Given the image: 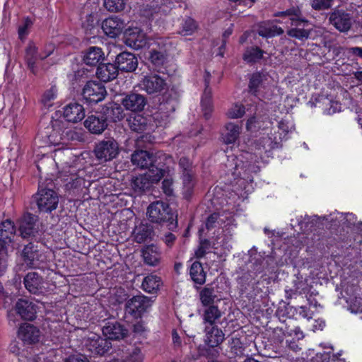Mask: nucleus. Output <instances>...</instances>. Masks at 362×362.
I'll return each mask as SVG.
<instances>
[{
	"mask_svg": "<svg viewBox=\"0 0 362 362\" xmlns=\"http://www.w3.org/2000/svg\"><path fill=\"white\" fill-rule=\"evenodd\" d=\"M229 346L231 351L236 355L241 354L243 353L242 342L239 338L233 337L228 341Z\"/></svg>",
	"mask_w": 362,
	"mask_h": 362,
	"instance_id": "nucleus-59",
	"label": "nucleus"
},
{
	"mask_svg": "<svg viewBox=\"0 0 362 362\" xmlns=\"http://www.w3.org/2000/svg\"><path fill=\"white\" fill-rule=\"evenodd\" d=\"M209 247L210 243L208 240H205L204 241H202L199 248L195 252L197 257H202L206 253Z\"/></svg>",
	"mask_w": 362,
	"mask_h": 362,
	"instance_id": "nucleus-63",
	"label": "nucleus"
},
{
	"mask_svg": "<svg viewBox=\"0 0 362 362\" xmlns=\"http://www.w3.org/2000/svg\"><path fill=\"white\" fill-rule=\"evenodd\" d=\"M197 25L195 21L190 18H186L182 23L179 33L183 36L191 35L197 30Z\"/></svg>",
	"mask_w": 362,
	"mask_h": 362,
	"instance_id": "nucleus-48",
	"label": "nucleus"
},
{
	"mask_svg": "<svg viewBox=\"0 0 362 362\" xmlns=\"http://www.w3.org/2000/svg\"><path fill=\"white\" fill-rule=\"evenodd\" d=\"M22 257L24 263L30 268L38 267L43 261L42 253L38 249L37 245L33 243H30L24 247Z\"/></svg>",
	"mask_w": 362,
	"mask_h": 362,
	"instance_id": "nucleus-18",
	"label": "nucleus"
},
{
	"mask_svg": "<svg viewBox=\"0 0 362 362\" xmlns=\"http://www.w3.org/2000/svg\"><path fill=\"white\" fill-rule=\"evenodd\" d=\"M119 152V144L112 138H108L98 142L94 153L98 160L107 161L115 158Z\"/></svg>",
	"mask_w": 362,
	"mask_h": 362,
	"instance_id": "nucleus-11",
	"label": "nucleus"
},
{
	"mask_svg": "<svg viewBox=\"0 0 362 362\" xmlns=\"http://www.w3.org/2000/svg\"><path fill=\"white\" fill-rule=\"evenodd\" d=\"M245 113L244 105L240 103L233 104L228 110L227 115L232 119L242 117Z\"/></svg>",
	"mask_w": 362,
	"mask_h": 362,
	"instance_id": "nucleus-55",
	"label": "nucleus"
},
{
	"mask_svg": "<svg viewBox=\"0 0 362 362\" xmlns=\"http://www.w3.org/2000/svg\"><path fill=\"white\" fill-rule=\"evenodd\" d=\"M264 80H266V75L259 72L253 74L249 83L250 92L255 95H257L259 88L262 86Z\"/></svg>",
	"mask_w": 362,
	"mask_h": 362,
	"instance_id": "nucleus-46",
	"label": "nucleus"
},
{
	"mask_svg": "<svg viewBox=\"0 0 362 362\" xmlns=\"http://www.w3.org/2000/svg\"><path fill=\"white\" fill-rule=\"evenodd\" d=\"M334 0H310L311 7L316 11L326 10L332 7Z\"/></svg>",
	"mask_w": 362,
	"mask_h": 362,
	"instance_id": "nucleus-57",
	"label": "nucleus"
},
{
	"mask_svg": "<svg viewBox=\"0 0 362 362\" xmlns=\"http://www.w3.org/2000/svg\"><path fill=\"white\" fill-rule=\"evenodd\" d=\"M165 170L158 167L148 169L144 175L132 179V187L136 193H141L150 188L151 184L158 182L164 175Z\"/></svg>",
	"mask_w": 362,
	"mask_h": 362,
	"instance_id": "nucleus-7",
	"label": "nucleus"
},
{
	"mask_svg": "<svg viewBox=\"0 0 362 362\" xmlns=\"http://www.w3.org/2000/svg\"><path fill=\"white\" fill-rule=\"evenodd\" d=\"M59 203L57 192L50 189H42L38 191L37 204L39 209L44 212H51L56 209Z\"/></svg>",
	"mask_w": 362,
	"mask_h": 362,
	"instance_id": "nucleus-12",
	"label": "nucleus"
},
{
	"mask_svg": "<svg viewBox=\"0 0 362 362\" xmlns=\"http://www.w3.org/2000/svg\"><path fill=\"white\" fill-rule=\"evenodd\" d=\"M117 68L122 71L132 72L136 70L138 66V60L134 54L124 52L118 54L115 60Z\"/></svg>",
	"mask_w": 362,
	"mask_h": 362,
	"instance_id": "nucleus-24",
	"label": "nucleus"
},
{
	"mask_svg": "<svg viewBox=\"0 0 362 362\" xmlns=\"http://www.w3.org/2000/svg\"><path fill=\"white\" fill-rule=\"evenodd\" d=\"M125 26V22L117 16L107 18L102 23L103 31L110 37H115L120 35Z\"/></svg>",
	"mask_w": 362,
	"mask_h": 362,
	"instance_id": "nucleus-22",
	"label": "nucleus"
},
{
	"mask_svg": "<svg viewBox=\"0 0 362 362\" xmlns=\"http://www.w3.org/2000/svg\"><path fill=\"white\" fill-rule=\"evenodd\" d=\"M25 288L34 294L45 291L42 278L36 272H30L24 278Z\"/></svg>",
	"mask_w": 362,
	"mask_h": 362,
	"instance_id": "nucleus-32",
	"label": "nucleus"
},
{
	"mask_svg": "<svg viewBox=\"0 0 362 362\" xmlns=\"http://www.w3.org/2000/svg\"><path fill=\"white\" fill-rule=\"evenodd\" d=\"M329 21L330 24L341 33L348 32L353 23L351 14L343 10H334L329 14Z\"/></svg>",
	"mask_w": 362,
	"mask_h": 362,
	"instance_id": "nucleus-15",
	"label": "nucleus"
},
{
	"mask_svg": "<svg viewBox=\"0 0 362 362\" xmlns=\"http://www.w3.org/2000/svg\"><path fill=\"white\" fill-rule=\"evenodd\" d=\"M274 146L272 138L269 136H263L258 140H256L251 144L249 150L251 152L246 151L238 156L230 155L227 157L225 166L227 169V173L231 174L234 180L240 177L238 183L240 185L245 182L253 181L250 173H257L259 170L257 166L252 164L253 161L252 154L255 155V161H257L258 157H260L263 152L270 150Z\"/></svg>",
	"mask_w": 362,
	"mask_h": 362,
	"instance_id": "nucleus-1",
	"label": "nucleus"
},
{
	"mask_svg": "<svg viewBox=\"0 0 362 362\" xmlns=\"http://www.w3.org/2000/svg\"><path fill=\"white\" fill-rule=\"evenodd\" d=\"M33 25V21L28 18H25L19 25L18 29V37L21 40H24L30 33V30Z\"/></svg>",
	"mask_w": 362,
	"mask_h": 362,
	"instance_id": "nucleus-56",
	"label": "nucleus"
},
{
	"mask_svg": "<svg viewBox=\"0 0 362 362\" xmlns=\"http://www.w3.org/2000/svg\"><path fill=\"white\" fill-rule=\"evenodd\" d=\"M149 52V59L156 67L164 66L168 61L172 45L167 40L159 38L153 41Z\"/></svg>",
	"mask_w": 362,
	"mask_h": 362,
	"instance_id": "nucleus-10",
	"label": "nucleus"
},
{
	"mask_svg": "<svg viewBox=\"0 0 362 362\" xmlns=\"http://www.w3.org/2000/svg\"><path fill=\"white\" fill-rule=\"evenodd\" d=\"M242 131V127L234 122H228L225 125L224 132L222 134V139L226 144H232L239 138Z\"/></svg>",
	"mask_w": 362,
	"mask_h": 362,
	"instance_id": "nucleus-33",
	"label": "nucleus"
},
{
	"mask_svg": "<svg viewBox=\"0 0 362 362\" xmlns=\"http://www.w3.org/2000/svg\"><path fill=\"white\" fill-rule=\"evenodd\" d=\"M57 90L56 87L52 86L49 90H46L42 95V102L46 106H51L52 101L57 98Z\"/></svg>",
	"mask_w": 362,
	"mask_h": 362,
	"instance_id": "nucleus-58",
	"label": "nucleus"
},
{
	"mask_svg": "<svg viewBox=\"0 0 362 362\" xmlns=\"http://www.w3.org/2000/svg\"><path fill=\"white\" fill-rule=\"evenodd\" d=\"M86 349L93 355H103L111 347V343L107 339L100 337L99 335L91 333L86 339Z\"/></svg>",
	"mask_w": 362,
	"mask_h": 362,
	"instance_id": "nucleus-14",
	"label": "nucleus"
},
{
	"mask_svg": "<svg viewBox=\"0 0 362 362\" xmlns=\"http://www.w3.org/2000/svg\"><path fill=\"white\" fill-rule=\"evenodd\" d=\"M301 13L298 8H291L285 11L276 12L274 13V16H281L285 18H288L291 26H295L288 30L287 34L292 37H295L300 40H305L309 37L310 31L309 30L300 28L302 24L307 23V21L300 18Z\"/></svg>",
	"mask_w": 362,
	"mask_h": 362,
	"instance_id": "nucleus-6",
	"label": "nucleus"
},
{
	"mask_svg": "<svg viewBox=\"0 0 362 362\" xmlns=\"http://www.w3.org/2000/svg\"><path fill=\"white\" fill-rule=\"evenodd\" d=\"M103 334L110 339H123L127 334V329L117 321L108 322L103 327Z\"/></svg>",
	"mask_w": 362,
	"mask_h": 362,
	"instance_id": "nucleus-27",
	"label": "nucleus"
},
{
	"mask_svg": "<svg viewBox=\"0 0 362 362\" xmlns=\"http://www.w3.org/2000/svg\"><path fill=\"white\" fill-rule=\"evenodd\" d=\"M105 7L111 12L122 11L125 7L124 0H104Z\"/></svg>",
	"mask_w": 362,
	"mask_h": 362,
	"instance_id": "nucleus-54",
	"label": "nucleus"
},
{
	"mask_svg": "<svg viewBox=\"0 0 362 362\" xmlns=\"http://www.w3.org/2000/svg\"><path fill=\"white\" fill-rule=\"evenodd\" d=\"M194 172L192 171H184L183 173H182V182L183 186L185 189V191L188 193L191 192L192 189L194 185Z\"/></svg>",
	"mask_w": 362,
	"mask_h": 362,
	"instance_id": "nucleus-52",
	"label": "nucleus"
},
{
	"mask_svg": "<svg viewBox=\"0 0 362 362\" xmlns=\"http://www.w3.org/2000/svg\"><path fill=\"white\" fill-rule=\"evenodd\" d=\"M179 166L182 170V173H184V171H192L193 170V167H192V163L190 162V160L185 158V157H182L180 159V161H179Z\"/></svg>",
	"mask_w": 362,
	"mask_h": 362,
	"instance_id": "nucleus-64",
	"label": "nucleus"
},
{
	"mask_svg": "<svg viewBox=\"0 0 362 362\" xmlns=\"http://www.w3.org/2000/svg\"><path fill=\"white\" fill-rule=\"evenodd\" d=\"M129 126L133 131L137 132H142L151 129L148 123L147 118L141 115H136L131 119L129 120Z\"/></svg>",
	"mask_w": 362,
	"mask_h": 362,
	"instance_id": "nucleus-45",
	"label": "nucleus"
},
{
	"mask_svg": "<svg viewBox=\"0 0 362 362\" xmlns=\"http://www.w3.org/2000/svg\"><path fill=\"white\" fill-rule=\"evenodd\" d=\"M84 125L91 133L102 134L107 127V118L100 113L88 116Z\"/></svg>",
	"mask_w": 362,
	"mask_h": 362,
	"instance_id": "nucleus-23",
	"label": "nucleus"
},
{
	"mask_svg": "<svg viewBox=\"0 0 362 362\" xmlns=\"http://www.w3.org/2000/svg\"><path fill=\"white\" fill-rule=\"evenodd\" d=\"M104 59L102 49L98 47H90L83 57V62L89 66H95Z\"/></svg>",
	"mask_w": 362,
	"mask_h": 362,
	"instance_id": "nucleus-38",
	"label": "nucleus"
},
{
	"mask_svg": "<svg viewBox=\"0 0 362 362\" xmlns=\"http://www.w3.org/2000/svg\"><path fill=\"white\" fill-rule=\"evenodd\" d=\"M324 112L327 115H333L341 111V104L329 98H324L322 101Z\"/></svg>",
	"mask_w": 362,
	"mask_h": 362,
	"instance_id": "nucleus-49",
	"label": "nucleus"
},
{
	"mask_svg": "<svg viewBox=\"0 0 362 362\" xmlns=\"http://www.w3.org/2000/svg\"><path fill=\"white\" fill-rule=\"evenodd\" d=\"M160 285V278L156 275L151 274L144 279L141 288L144 291L153 293L159 289Z\"/></svg>",
	"mask_w": 362,
	"mask_h": 362,
	"instance_id": "nucleus-41",
	"label": "nucleus"
},
{
	"mask_svg": "<svg viewBox=\"0 0 362 362\" xmlns=\"http://www.w3.org/2000/svg\"><path fill=\"white\" fill-rule=\"evenodd\" d=\"M189 274L192 281L199 285H202L206 281V273L204 271L202 265L199 262L192 263L189 270Z\"/></svg>",
	"mask_w": 362,
	"mask_h": 362,
	"instance_id": "nucleus-42",
	"label": "nucleus"
},
{
	"mask_svg": "<svg viewBox=\"0 0 362 362\" xmlns=\"http://www.w3.org/2000/svg\"><path fill=\"white\" fill-rule=\"evenodd\" d=\"M144 358V355L141 350L138 347H135L129 351L125 359L122 362H143Z\"/></svg>",
	"mask_w": 362,
	"mask_h": 362,
	"instance_id": "nucleus-51",
	"label": "nucleus"
},
{
	"mask_svg": "<svg viewBox=\"0 0 362 362\" xmlns=\"http://www.w3.org/2000/svg\"><path fill=\"white\" fill-rule=\"evenodd\" d=\"M204 342L210 347H216L221 344L224 339V334L217 326L205 327Z\"/></svg>",
	"mask_w": 362,
	"mask_h": 362,
	"instance_id": "nucleus-31",
	"label": "nucleus"
},
{
	"mask_svg": "<svg viewBox=\"0 0 362 362\" xmlns=\"http://www.w3.org/2000/svg\"><path fill=\"white\" fill-rule=\"evenodd\" d=\"M264 52L257 47H248L244 54L243 59L248 63L257 62L263 57Z\"/></svg>",
	"mask_w": 362,
	"mask_h": 362,
	"instance_id": "nucleus-47",
	"label": "nucleus"
},
{
	"mask_svg": "<svg viewBox=\"0 0 362 362\" xmlns=\"http://www.w3.org/2000/svg\"><path fill=\"white\" fill-rule=\"evenodd\" d=\"M278 127L279 129L284 134H288L294 129L293 123L286 119H281L279 122Z\"/></svg>",
	"mask_w": 362,
	"mask_h": 362,
	"instance_id": "nucleus-62",
	"label": "nucleus"
},
{
	"mask_svg": "<svg viewBox=\"0 0 362 362\" xmlns=\"http://www.w3.org/2000/svg\"><path fill=\"white\" fill-rule=\"evenodd\" d=\"M55 45L53 43H47L45 45L43 48L40 52L41 54V60L49 57L54 51Z\"/></svg>",
	"mask_w": 362,
	"mask_h": 362,
	"instance_id": "nucleus-60",
	"label": "nucleus"
},
{
	"mask_svg": "<svg viewBox=\"0 0 362 362\" xmlns=\"http://www.w3.org/2000/svg\"><path fill=\"white\" fill-rule=\"evenodd\" d=\"M63 116L67 122L76 123L84 118V108L78 103H70L64 107Z\"/></svg>",
	"mask_w": 362,
	"mask_h": 362,
	"instance_id": "nucleus-25",
	"label": "nucleus"
},
{
	"mask_svg": "<svg viewBox=\"0 0 362 362\" xmlns=\"http://www.w3.org/2000/svg\"><path fill=\"white\" fill-rule=\"evenodd\" d=\"M117 74V66L111 63L100 64L96 71L98 78L103 82H108L115 79Z\"/></svg>",
	"mask_w": 362,
	"mask_h": 362,
	"instance_id": "nucleus-35",
	"label": "nucleus"
},
{
	"mask_svg": "<svg viewBox=\"0 0 362 362\" xmlns=\"http://www.w3.org/2000/svg\"><path fill=\"white\" fill-rule=\"evenodd\" d=\"M296 314H298L303 318L310 320L313 317V313L310 311L306 306H298L293 308Z\"/></svg>",
	"mask_w": 362,
	"mask_h": 362,
	"instance_id": "nucleus-61",
	"label": "nucleus"
},
{
	"mask_svg": "<svg viewBox=\"0 0 362 362\" xmlns=\"http://www.w3.org/2000/svg\"><path fill=\"white\" fill-rule=\"evenodd\" d=\"M211 74L209 72H206L204 75L205 90L202 97L201 105L204 116L206 119L211 117V113L213 110L212 100H211V90L209 88Z\"/></svg>",
	"mask_w": 362,
	"mask_h": 362,
	"instance_id": "nucleus-29",
	"label": "nucleus"
},
{
	"mask_svg": "<svg viewBox=\"0 0 362 362\" xmlns=\"http://www.w3.org/2000/svg\"><path fill=\"white\" fill-rule=\"evenodd\" d=\"M284 33L281 28L270 22L262 23L258 28V34L264 37H272Z\"/></svg>",
	"mask_w": 362,
	"mask_h": 362,
	"instance_id": "nucleus-39",
	"label": "nucleus"
},
{
	"mask_svg": "<svg viewBox=\"0 0 362 362\" xmlns=\"http://www.w3.org/2000/svg\"><path fill=\"white\" fill-rule=\"evenodd\" d=\"M41 60V54L38 50L36 43L30 40L25 47L24 61L28 69L34 75L38 73L37 61Z\"/></svg>",
	"mask_w": 362,
	"mask_h": 362,
	"instance_id": "nucleus-17",
	"label": "nucleus"
},
{
	"mask_svg": "<svg viewBox=\"0 0 362 362\" xmlns=\"http://www.w3.org/2000/svg\"><path fill=\"white\" fill-rule=\"evenodd\" d=\"M175 110L173 105L161 103L159 110L153 115V119L156 122L157 126L165 127L169 122V117L171 113Z\"/></svg>",
	"mask_w": 362,
	"mask_h": 362,
	"instance_id": "nucleus-34",
	"label": "nucleus"
},
{
	"mask_svg": "<svg viewBox=\"0 0 362 362\" xmlns=\"http://www.w3.org/2000/svg\"><path fill=\"white\" fill-rule=\"evenodd\" d=\"M19 231L23 238H35L39 232L35 216L28 214L20 221Z\"/></svg>",
	"mask_w": 362,
	"mask_h": 362,
	"instance_id": "nucleus-21",
	"label": "nucleus"
},
{
	"mask_svg": "<svg viewBox=\"0 0 362 362\" xmlns=\"http://www.w3.org/2000/svg\"><path fill=\"white\" fill-rule=\"evenodd\" d=\"M107 94L105 86L95 81H88L83 89V98L88 103L102 101Z\"/></svg>",
	"mask_w": 362,
	"mask_h": 362,
	"instance_id": "nucleus-13",
	"label": "nucleus"
},
{
	"mask_svg": "<svg viewBox=\"0 0 362 362\" xmlns=\"http://www.w3.org/2000/svg\"><path fill=\"white\" fill-rule=\"evenodd\" d=\"M126 42L129 47L135 49H141L147 45L151 46L153 44V42H150L146 34L137 28L126 33Z\"/></svg>",
	"mask_w": 362,
	"mask_h": 362,
	"instance_id": "nucleus-19",
	"label": "nucleus"
},
{
	"mask_svg": "<svg viewBox=\"0 0 362 362\" xmlns=\"http://www.w3.org/2000/svg\"><path fill=\"white\" fill-rule=\"evenodd\" d=\"M142 256L144 262L150 266H156L160 259V254L158 247L153 245H148L142 250Z\"/></svg>",
	"mask_w": 362,
	"mask_h": 362,
	"instance_id": "nucleus-36",
	"label": "nucleus"
},
{
	"mask_svg": "<svg viewBox=\"0 0 362 362\" xmlns=\"http://www.w3.org/2000/svg\"><path fill=\"white\" fill-rule=\"evenodd\" d=\"M15 114L13 111L8 115L5 114L3 111H0V126L4 128L11 129L16 126V121L14 119Z\"/></svg>",
	"mask_w": 362,
	"mask_h": 362,
	"instance_id": "nucleus-53",
	"label": "nucleus"
},
{
	"mask_svg": "<svg viewBox=\"0 0 362 362\" xmlns=\"http://www.w3.org/2000/svg\"><path fill=\"white\" fill-rule=\"evenodd\" d=\"M232 216L228 213H214L211 214L206 222V227L208 230L216 227L223 229L232 223Z\"/></svg>",
	"mask_w": 362,
	"mask_h": 362,
	"instance_id": "nucleus-28",
	"label": "nucleus"
},
{
	"mask_svg": "<svg viewBox=\"0 0 362 362\" xmlns=\"http://www.w3.org/2000/svg\"><path fill=\"white\" fill-rule=\"evenodd\" d=\"M151 230L147 226H141L136 228L134 238L137 243L146 241L151 235Z\"/></svg>",
	"mask_w": 362,
	"mask_h": 362,
	"instance_id": "nucleus-50",
	"label": "nucleus"
},
{
	"mask_svg": "<svg viewBox=\"0 0 362 362\" xmlns=\"http://www.w3.org/2000/svg\"><path fill=\"white\" fill-rule=\"evenodd\" d=\"M65 124L62 121L55 120L52 124V132L49 134V128L45 132H40L37 134L35 142H40V147L47 146H58L64 144L68 141H73L77 139L78 135L75 131L64 127Z\"/></svg>",
	"mask_w": 362,
	"mask_h": 362,
	"instance_id": "nucleus-2",
	"label": "nucleus"
},
{
	"mask_svg": "<svg viewBox=\"0 0 362 362\" xmlns=\"http://www.w3.org/2000/svg\"><path fill=\"white\" fill-rule=\"evenodd\" d=\"M17 313L24 320H33L36 317L35 304L24 299H19L16 305Z\"/></svg>",
	"mask_w": 362,
	"mask_h": 362,
	"instance_id": "nucleus-30",
	"label": "nucleus"
},
{
	"mask_svg": "<svg viewBox=\"0 0 362 362\" xmlns=\"http://www.w3.org/2000/svg\"><path fill=\"white\" fill-rule=\"evenodd\" d=\"M200 300L204 306L214 305L215 301H219L213 287H204L199 293Z\"/></svg>",
	"mask_w": 362,
	"mask_h": 362,
	"instance_id": "nucleus-43",
	"label": "nucleus"
},
{
	"mask_svg": "<svg viewBox=\"0 0 362 362\" xmlns=\"http://www.w3.org/2000/svg\"><path fill=\"white\" fill-rule=\"evenodd\" d=\"M72 157V152L69 148H57L54 150L53 160L57 166L61 168V177L71 176V180H78L77 169L69 164Z\"/></svg>",
	"mask_w": 362,
	"mask_h": 362,
	"instance_id": "nucleus-8",
	"label": "nucleus"
},
{
	"mask_svg": "<svg viewBox=\"0 0 362 362\" xmlns=\"http://www.w3.org/2000/svg\"><path fill=\"white\" fill-rule=\"evenodd\" d=\"M147 216L152 223H167L170 230L177 227L174 214L169 205L163 202L157 201L151 204L147 209Z\"/></svg>",
	"mask_w": 362,
	"mask_h": 362,
	"instance_id": "nucleus-5",
	"label": "nucleus"
},
{
	"mask_svg": "<svg viewBox=\"0 0 362 362\" xmlns=\"http://www.w3.org/2000/svg\"><path fill=\"white\" fill-rule=\"evenodd\" d=\"M140 88L149 95H160L165 93L169 87L168 78L158 74L144 76L139 83Z\"/></svg>",
	"mask_w": 362,
	"mask_h": 362,
	"instance_id": "nucleus-9",
	"label": "nucleus"
},
{
	"mask_svg": "<svg viewBox=\"0 0 362 362\" xmlns=\"http://www.w3.org/2000/svg\"><path fill=\"white\" fill-rule=\"evenodd\" d=\"M151 306V299L143 295H138L130 298L126 303V311L135 316L140 317Z\"/></svg>",
	"mask_w": 362,
	"mask_h": 362,
	"instance_id": "nucleus-16",
	"label": "nucleus"
},
{
	"mask_svg": "<svg viewBox=\"0 0 362 362\" xmlns=\"http://www.w3.org/2000/svg\"><path fill=\"white\" fill-rule=\"evenodd\" d=\"M268 124H270L268 117L254 116L247 119L246 129L247 130L253 132L260 129H267Z\"/></svg>",
	"mask_w": 362,
	"mask_h": 362,
	"instance_id": "nucleus-40",
	"label": "nucleus"
},
{
	"mask_svg": "<svg viewBox=\"0 0 362 362\" xmlns=\"http://www.w3.org/2000/svg\"><path fill=\"white\" fill-rule=\"evenodd\" d=\"M132 162L134 165L141 168H152L163 166L169 168L173 163V158L171 156L167 155L162 151H158L155 154L146 151H139L132 155Z\"/></svg>",
	"mask_w": 362,
	"mask_h": 362,
	"instance_id": "nucleus-4",
	"label": "nucleus"
},
{
	"mask_svg": "<svg viewBox=\"0 0 362 362\" xmlns=\"http://www.w3.org/2000/svg\"><path fill=\"white\" fill-rule=\"evenodd\" d=\"M16 232L15 224L11 221L7 219L0 223V276L6 271L8 252L13 250Z\"/></svg>",
	"mask_w": 362,
	"mask_h": 362,
	"instance_id": "nucleus-3",
	"label": "nucleus"
},
{
	"mask_svg": "<svg viewBox=\"0 0 362 362\" xmlns=\"http://www.w3.org/2000/svg\"><path fill=\"white\" fill-rule=\"evenodd\" d=\"M204 311V322L208 323L207 326H214V324L221 316V313L216 305L206 306Z\"/></svg>",
	"mask_w": 362,
	"mask_h": 362,
	"instance_id": "nucleus-44",
	"label": "nucleus"
},
{
	"mask_svg": "<svg viewBox=\"0 0 362 362\" xmlns=\"http://www.w3.org/2000/svg\"><path fill=\"white\" fill-rule=\"evenodd\" d=\"M122 104L127 110L140 112L144 110L146 104V99L143 95L131 93L122 99Z\"/></svg>",
	"mask_w": 362,
	"mask_h": 362,
	"instance_id": "nucleus-26",
	"label": "nucleus"
},
{
	"mask_svg": "<svg viewBox=\"0 0 362 362\" xmlns=\"http://www.w3.org/2000/svg\"><path fill=\"white\" fill-rule=\"evenodd\" d=\"M18 336L24 344H33L40 341L41 334L37 327L29 323H23L18 329Z\"/></svg>",
	"mask_w": 362,
	"mask_h": 362,
	"instance_id": "nucleus-20",
	"label": "nucleus"
},
{
	"mask_svg": "<svg viewBox=\"0 0 362 362\" xmlns=\"http://www.w3.org/2000/svg\"><path fill=\"white\" fill-rule=\"evenodd\" d=\"M327 221L330 222L337 221L339 225L351 227V226L356 224L357 218L356 216L352 213L343 214L339 212H334L329 215V218H327Z\"/></svg>",
	"mask_w": 362,
	"mask_h": 362,
	"instance_id": "nucleus-37",
	"label": "nucleus"
}]
</instances>
